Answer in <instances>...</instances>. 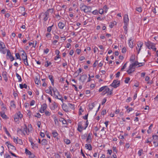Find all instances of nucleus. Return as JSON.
<instances>
[{"mask_svg": "<svg viewBox=\"0 0 158 158\" xmlns=\"http://www.w3.org/2000/svg\"><path fill=\"white\" fill-rule=\"evenodd\" d=\"M57 98L58 99H60V100L62 102H63V99L62 98V97L61 96H60V95L59 94V97H58V96H57V98Z\"/></svg>", "mask_w": 158, "mask_h": 158, "instance_id": "864d4df0", "label": "nucleus"}, {"mask_svg": "<svg viewBox=\"0 0 158 158\" xmlns=\"http://www.w3.org/2000/svg\"><path fill=\"white\" fill-rule=\"evenodd\" d=\"M35 103V101L34 100H33L31 101V102L30 103V105L31 106H32Z\"/></svg>", "mask_w": 158, "mask_h": 158, "instance_id": "680f3d73", "label": "nucleus"}, {"mask_svg": "<svg viewBox=\"0 0 158 158\" xmlns=\"http://www.w3.org/2000/svg\"><path fill=\"white\" fill-rule=\"evenodd\" d=\"M64 142L67 144H69L70 143V141L69 139H64Z\"/></svg>", "mask_w": 158, "mask_h": 158, "instance_id": "f704fd0d", "label": "nucleus"}, {"mask_svg": "<svg viewBox=\"0 0 158 158\" xmlns=\"http://www.w3.org/2000/svg\"><path fill=\"white\" fill-rule=\"evenodd\" d=\"M152 137L154 140H157L158 139V136L157 135H153Z\"/></svg>", "mask_w": 158, "mask_h": 158, "instance_id": "79ce46f5", "label": "nucleus"}, {"mask_svg": "<svg viewBox=\"0 0 158 158\" xmlns=\"http://www.w3.org/2000/svg\"><path fill=\"white\" fill-rule=\"evenodd\" d=\"M55 52H56V53L57 55L55 57V58H54V60H56L59 58H60V56L59 55L60 52L59 51V50H56Z\"/></svg>", "mask_w": 158, "mask_h": 158, "instance_id": "f8f14e48", "label": "nucleus"}, {"mask_svg": "<svg viewBox=\"0 0 158 158\" xmlns=\"http://www.w3.org/2000/svg\"><path fill=\"white\" fill-rule=\"evenodd\" d=\"M59 121L60 122H62L63 124H66L67 123L66 121L63 118L59 119Z\"/></svg>", "mask_w": 158, "mask_h": 158, "instance_id": "473e14b6", "label": "nucleus"}, {"mask_svg": "<svg viewBox=\"0 0 158 158\" xmlns=\"http://www.w3.org/2000/svg\"><path fill=\"white\" fill-rule=\"evenodd\" d=\"M41 143L42 145H45L48 143V141L45 139H43L41 141Z\"/></svg>", "mask_w": 158, "mask_h": 158, "instance_id": "4be33fe9", "label": "nucleus"}, {"mask_svg": "<svg viewBox=\"0 0 158 158\" xmlns=\"http://www.w3.org/2000/svg\"><path fill=\"white\" fill-rule=\"evenodd\" d=\"M82 71V69L81 68H79V70H77V71H76L75 73L76 74L77 73V75H79V74Z\"/></svg>", "mask_w": 158, "mask_h": 158, "instance_id": "58836bf2", "label": "nucleus"}, {"mask_svg": "<svg viewBox=\"0 0 158 158\" xmlns=\"http://www.w3.org/2000/svg\"><path fill=\"white\" fill-rule=\"evenodd\" d=\"M120 72H118L116 74V77H118L120 76Z\"/></svg>", "mask_w": 158, "mask_h": 158, "instance_id": "e2e57ef3", "label": "nucleus"}, {"mask_svg": "<svg viewBox=\"0 0 158 158\" xmlns=\"http://www.w3.org/2000/svg\"><path fill=\"white\" fill-rule=\"evenodd\" d=\"M127 23L125 24L124 26L123 27L124 29L125 30V33L126 34L127 32Z\"/></svg>", "mask_w": 158, "mask_h": 158, "instance_id": "7c9ffc66", "label": "nucleus"}, {"mask_svg": "<svg viewBox=\"0 0 158 158\" xmlns=\"http://www.w3.org/2000/svg\"><path fill=\"white\" fill-rule=\"evenodd\" d=\"M25 8L23 7H20L18 9L19 13L21 14L22 15L24 16L26 13L25 12Z\"/></svg>", "mask_w": 158, "mask_h": 158, "instance_id": "423d86ee", "label": "nucleus"}, {"mask_svg": "<svg viewBox=\"0 0 158 158\" xmlns=\"http://www.w3.org/2000/svg\"><path fill=\"white\" fill-rule=\"evenodd\" d=\"M84 128L82 126V122H80L78 123V127L77 128L78 131L81 132L82 131L83 129H84Z\"/></svg>", "mask_w": 158, "mask_h": 158, "instance_id": "6e6552de", "label": "nucleus"}, {"mask_svg": "<svg viewBox=\"0 0 158 158\" xmlns=\"http://www.w3.org/2000/svg\"><path fill=\"white\" fill-rule=\"evenodd\" d=\"M92 13L94 15H97L98 14V11L97 10H95L92 12Z\"/></svg>", "mask_w": 158, "mask_h": 158, "instance_id": "bf43d9fd", "label": "nucleus"}, {"mask_svg": "<svg viewBox=\"0 0 158 158\" xmlns=\"http://www.w3.org/2000/svg\"><path fill=\"white\" fill-rule=\"evenodd\" d=\"M47 64H45V66L46 67H47L50 64H51V63L50 62H49V63H48V61H47L46 62Z\"/></svg>", "mask_w": 158, "mask_h": 158, "instance_id": "0e129e2a", "label": "nucleus"}, {"mask_svg": "<svg viewBox=\"0 0 158 158\" xmlns=\"http://www.w3.org/2000/svg\"><path fill=\"white\" fill-rule=\"evenodd\" d=\"M143 149H141L138 151V154L139 156H141L142 155V152H143Z\"/></svg>", "mask_w": 158, "mask_h": 158, "instance_id": "8fccbe9b", "label": "nucleus"}, {"mask_svg": "<svg viewBox=\"0 0 158 158\" xmlns=\"http://www.w3.org/2000/svg\"><path fill=\"white\" fill-rule=\"evenodd\" d=\"M59 93L58 91L56 92V93L55 94H54V97L55 98H57V96L58 95H59Z\"/></svg>", "mask_w": 158, "mask_h": 158, "instance_id": "13d9d810", "label": "nucleus"}, {"mask_svg": "<svg viewBox=\"0 0 158 158\" xmlns=\"http://www.w3.org/2000/svg\"><path fill=\"white\" fill-rule=\"evenodd\" d=\"M49 78L51 81L52 84L53 85H54V80L53 79V76L52 75H49L48 76Z\"/></svg>", "mask_w": 158, "mask_h": 158, "instance_id": "5701e85b", "label": "nucleus"}, {"mask_svg": "<svg viewBox=\"0 0 158 158\" xmlns=\"http://www.w3.org/2000/svg\"><path fill=\"white\" fill-rule=\"evenodd\" d=\"M135 71V70H133L132 71V70L130 69H129L128 70H127V72L129 74H130L132 72H133Z\"/></svg>", "mask_w": 158, "mask_h": 158, "instance_id": "a18cd8bd", "label": "nucleus"}, {"mask_svg": "<svg viewBox=\"0 0 158 158\" xmlns=\"http://www.w3.org/2000/svg\"><path fill=\"white\" fill-rule=\"evenodd\" d=\"M133 39L131 37L129 40V45L130 48H132L133 47V43L132 41Z\"/></svg>", "mask_w": 158, "mask_h": 158, "instance_id": "4468645a", "label": "nucleus"}, {"mask_svg": "<svg viewBox=\"0 0 158 158\" xmlns=\"http://www.w3.org/2000/svg\"><path fill=\"white\" fill-rule=\"evenodd\" d=\"M129 21V19L128 18V16L127 15H125L124 16V22L125 24L127 23Z\"/></svg>", "mask_w": 158, "mask_h": 158, "instance_id": "f3484780", "label": "nucleus"}, {"mask_svg": "<svg viewBox=\"0 0 158 158\" xmlns=\"http://www.w3.org/2000/svg\"><path fill=\"white\" fill-rule=\"evenodd\" d=\"M127 62L126 63H125L123 66L122 68L121 69V71H123V70L127 66Z\"/></svg>", "mask_w": 158, "mask_h": 158, "instance_id": "ea45409f", "label": "nucleus"}, {"mask_svg": "<svg viewBox=\"0 0 158 158\" xmlns=\"http://www.w3.org/2000/svg\"><path fill=\"white\" fill-rule=\"evenodd\" d=\"M91 9V7L86 6V7H85L84 9V12L85 13L90 12Z\"/></svg>", "mask_w": 158, "mask_h": 158, "instance_id": "9d476101", "label": "nucleus"}, {"mask_svg": "<svg viewBox=\"0 0 158 158\" xmlns=\"http://www.w3.org/2000/svg\"><path fill=\"white\" fill-rule=\"evenodd\" d=\"M15 56L16 57L17 59H20V60H21V58L20 56L19 55L18 53H16L15 54Z\"/></svg>", "mask_w": 158, "mask_h": 158, "instance_id": "37998d69", "label": "nucleus"}, {"mask_svg": "<svg viewBox=\"0 0 158 158\" xmlns=\"http://www.w3.org/2000/svg\"><path fill=\"white\" fill-rule=\"evenodd\" d=\"M136 10L139 12H141L142 11V8L141 7H137Z\"/></svg>", "mask_w": 158, "mask_h": 158, "instance_id": "de8ad7c7", "label": "nucleus"}, {"mask_svg": "<svg viewBox=\"0 0 158 158\" xmlns=\"http://www.w3.org/2000/svg\"><path fill=\"white\" fill-rule=\"evenodd\" d=\"M126 52V49L125 47H123L122 50V52L123 53H124Z\"/></svg>", "mask_w": 158, "mask_h": 158, "instance_id": "3c124183", "label": "nucleus"}, {"mask_svg": "<svg viewBox=\"0 0 158 158\" xmlns=\"http://www.w3.org/2000/svg\"><path fill=\"white\" fill-rule=\"evenodd\" d=\"M135 59V56L133 55H131V56L130 58V61L133 62Z\"/></svg>", "mask_w": 158, "mask_h": 158, "instance_id": "c9c22d12", "label": "nucleus"}, {"mask_svg": "<svg viewBox=\"0 0 158 158\" xmlns=\"http://www.w3.org/2000/svg\"><path fill=\"white\" fill-rule=\"evenodd\" d=\"M1 116L3 118H6L7 117L6 115L4 113L1 114Z\"/></svg>", "mask_w": 158, "mask_h": 158, "instance_id": "5fc2aeb1", "label": "nucleus"}, {"mask_svg": "<svg viewBox=\"0 0 158 158\" xmlns=\"http://www.w3.org/2000/svg\"><path fill=\"white\" fill-rule=\"evenodd\" d=\"M85 148L89 150H92V147L91 145L90 144H86L85 145Z\"/></svg>", "mask_w": 158, "mask_h": 158, "instance_id": "6ab92c4d", "label": "nucleus"}, {"mask_svg": "<svg viewBox=\"0 0 158 158\" xmlns=\"http://www.w3.org/2000/svg\"><path fill=\"white\" fill-rule=\"evenodd\" d=\"M3 129L4 131L5 132L6 134H7L8 135H10L9 132L7 131V130L6 128L5 127H4L3 128Z\"/></svg>", "mask_w": 158, "mask_h": 158, "instance_id": "49530a36", "label": "nucleus"}, {"mask_svg": "<svg viewBox=\"0 0 158 158\" xmlns=\"http://www.w3.org/2000/svg\"><path fill=\"white\" fill-rule=\"evenodd\" d=\"M52 90L54 93V94H55L56 93V92L58 91L56 88H53Z\"/></svg>", "mask_w": 158, "mask_h": 158, "instance_id": "052dcab7", "label": "nucleus"}, {"mask_svg": "<svg viewBox=\"0 0 158 158\" xmlns=\"http://www.w3.org/2000/svg\"><path fill=\"white\" fill-rule=\"evenodd\" d=\"M29 157L30 158H34V157H35V155L33 154H32V153H31V154H29Z\"/></svg>", "mask_w": 158, "mask_h": 158, "instance_id": "774afa93", "label": "nucleus"}, {"mask_svg": "<svg viewBox=\"0 0 158 158\" xmlns=\"http://www.w3.org/2000/svg\"><path fill=\"white\" fill-rule=\"evenodd\" d=\"M143 42H138V44H137V46L138 47H139V50L138 51V53L139 54V52L141 49V48L142 47L143 45Z\"/></svg>", "mask_w": 158, "mask_h": 158, "instance_id": "ddd939ff", "label": "nucleus"}, {"mask_svg": "<svg viewBox=\"0 0 158 158\" xmlns=\"http://www.w3.org/2000/svg\"><path fill=\"white\" fill-rule=\"evenodd\" d=\"M45 113L46 115L47 116H50L51 115L50 113L48 111H46L45 112Z\"/></svg>", "mask_w": 158, "mask_h": 158, "instance_id": "603ef678", "label": "nucleus"}, {"mask_svg": "<svg viewBox=\"0 0 158 158\" xmlns=\"http://www.w3.org/2000/svg\"><path fill=\"white\" fill-rule=\"evenodd\" d=\"M87 77V76L86 74L83 75L80 78L79 80L81 81L82 82H83L86 79Z\"/></svg>", "mask_w": 158, "mask_h": 158, "instance_id": "9b49d317", "label": "nucleus"}, {"mask_svg": "<svg viewBox=\"0 0 158 158\" xmlns=\"http://www.w3.org/2000/svg\"><path fill=\"white\" fill-rule=\"evenodd\" d=\"M18 137H17V138H15V137H14L13 138V139L14 140V142H15L16 143H18V140L17 139Z\"/></svg>", "mask_w": 158, "mask_h": 158, "instance_id": "6e6d98bb", "label": "nucleus"}, {"mask_svg": "<svg viewBox=\"0 0 158 158\" xmlns=\"http://www.w3.org/2000/svg\"><path fill=\"white\" fill-rule=\"evenodd\" d=\"M0 51L3 54H5L6 51L4 43L1 41H0Z\"/></svg>", "mask_w": 158, "mask_h": 158, "instance_id": "20e7f679", "label": "nucleus"}, {"mask_svg": "<svg viewBox=\"0 0 158 158\" xmlns=\"http://www.w3.org/2000/svg\"><path fill=\"white\" fill-rule=\"evenodd\" d=\"M120 85V81L117 80H114L110 86L113 87L114 88H116Z\"/></svg>", "mask_w": 158, "mask_h": 158, "instance_id": "39448f33", "label": "nucleus"}, {"mask_svg": "<svg viewBox=\"0 0 158 158\" xmlns=\"http://www.w3.org/2000/svg\"><path fill=\"white\" fill-rule=\"evenodd\" d=\"M50 10L51 11V13H52L53 11V9H49L44 13L43 12L41 13L40 15H39L40 18L41 15L43 16L44 17L43 20L44 22L46 21L49 17V11Z\"/></svg>", "mask_w": 158, "mask_h": 158, "instance_id": "f03ea898", "label": "nucleus"}, {"mask_svg": "<svg viewBox=\"0 0 158 158\" xmlns=\"http://www.w3.org/2000/svg\"><path fill=\"white\" fill-rule=\"evenodd\" d=\"M130 78L129 77H126L125 79L124 82L126 83H128L129 81L130 80Z\"/></svg>", "mask_w": 158, "mask_h": 158, "instance_id": "4c0bfd02", "label": "nucleus"}, {"mask_svg": "<svg viewBox=\"0 0 158 158\" xmlns=\"http://www.w3.org/2000/svg\"><path fill=\"white\" fill-rule=\"evenodd\" d=\"M27 85L25 84H24L23 85L22 84H19V87L21 89H22L24 88H25V89H27Z\"/></svg>", "mask_w": 158, "mask_h": 158, "instance_id": "a878e982", "label": "nucleus"}, {"mask_svg": "<svg viewBox=\"0 0 158 158\" xmlns=\"http://www.w3.org/2000/svg\"><path fill=\"white\" fill-rule=\"evenodd\" d=\"M103 90L102 93V95H104L106 94L107 93V95H110L112 94L113 89L110 90V89L107 86H104L99 89V92H101Z\"/></svg>", "mask_w": 158, "mask_h": 158, "instance_id": "f257e3e1", "label": "nucleus"}, {"mask_svg": "<svg viewBox=\"0 0 158 158\" xmlns=\"http://www.w3.org/2000/svg\"><path fill=\"white\" fill-rule=\"evenodd\" d=\"M145 44L148 48H149V47L150 46L153 45V44L149 41H148L147 42H145Z\"/></svg>", "mask_w": 158, "mask_h": 158, "instance_id": "2eb2a0df", "label": "nucleus"}, {"mask_svg": "<svg viewBox=\"0 0 158 158\" xmlns=\"http://www.w3.org/2000/svg\"><path fill=\"white\" fill-rule=\"evenodd\" d=\"M87 134H85L84 135L81 136V139H84L86 138L87 137Z\"/></svg>", "mask_w": 158, "mask_h": 158, "instance_id": "4d7b16f0", "label": "nucleus"}, {"mask_svg": "<svg viewBox=\"0 0 158 158\" xmlns=\"http://www.w3.org/2000/svg\"><path fill=\"white\" fill-rule=\"evenodd\" d=\"M23 53L22 54V59H24V58H26V57H27V56L26 55V54L25 53V52L23 50L22 51Z\"/></svg>", "mask_w": 158, "mask_h": 158, "instance_id": "c756f323", "label": "nucleus"}, {"mask_svg": "<svg viewBox=\"0 0 158 158\" xmlns=\"http://www.w3.org/2000/svg\"><path fill=\"white\" fill-rule=\"evenodd\" d=\"M2 76L4 79V80L6 81L7 80V73L6 71H4L2 73Z\"/></svg>", "mask_w": 158, "mask_h": 158, "instance_id": "dca6fc26", "label": "nucleus"}, {"mask_svg": "<svg viewBox=\"0 0 158 158\" xmlns=\"http://www.w3.org/2000/svg\"><path fill=\"white\" fill-rule=\"evenodd\" d=\"M103 13V9H100L99 10V13L100 14H102Z\"/></svg>", "mask_w": 158, "mask_h": 158, "instance_id": "69168bd1", "label": "nucleus"}, {"mask_svg": "<svg viewBox=\"0 0 158 158\" xmlns=\"http://www.w3.org/2000/svg\"><path fill=\"white\" fill-rule=\"evenodd\" d=\"M153 143L154 144L155 147H157L158 146V142L154 140L153 141Z\"/></svg>", "mask_w": 158, "mask_h": 158, "instance_id": "09e8293b", "label": "nucleus"}, {"mask_svg": "<svg viewBox=\"0 0 158 158\" xmlns=\"http://www.w3.org/2000/svg\"><path fill=\"white\" fill-rule=\"evenodd\" d=\"M80 8L81 10L84 11V9L85 7H86V5H84V4H82L81 5Z\"/></svg>", "mask_w": 158, "mask_h": 158, "instance_id": "2f4dec72", "label": "nucleus"}, {"mask_svg": "<svg viewBox=\"0 0 158 158\" xmlns=\"http://www.w3.org/2000/svg\"><path fill=\"white\" fill-rule=\"evenodd\" d=\"M47 108V105L46 103H44L41 106V107L39 110L40 112L43 113L44 111V110Z\"/></svg>", "mask_w": 158, "mask_h": 158, "instance_id": "0eeeda50", "label": "nucleus"}, {"mask_svg": "<svg viewBox=\"0 0 158 158\" xmlns=\"http://www.w3.org/2000/svg\"><path fill=\"white\" fill-rule=\"evenodd\" d=\"M53 136L54 137H56L58 135V133L56 131H54L52 133Z\"/></svg>", "mask_w": 158, "mask_h": 158, "instance_id": "c03bdc74", "label": "nucleus"}, {"mask_svg": "<svg viewBox=\"0 0 158 158\" xmlns=\"http://www.w3.org/2000/svg\"><path fill=\"white\" fill-rule=\"evenodd\" d=\"M22 60H23L24 63L25 65L27 66L29 65L28 62L27 57H26V58H25Z\"/></svg>", "mask_w": 158, "mask_h": 158, "instance_id": "b1692460", "label": "nucleus"}, {"mask_svg": "<svg viewBox=\"0 0 158 158\" xmlns=\"http://www.w3.org/2000/svg\"><path fill=\"white\" fill-rule=\"evenodd\" d=\"M16 76L19 80V81L21 82L22 81V79L21 77L17 73L16 74Z\"/></svg>", "mask_w": 158, "mask_h": 158, "instance_id": "72a5a7b5", "label": "nucleus"}, {"mask_svg": "<svg viewBox=\"0 0 158 158\" xmlns=\"http://www.w3.org/2000/svg\"><path fill=\"white\" fill-rule=\"evenodd\" d=\"M62 108L65 111H69V110L68 104L67 105L63 103V104Z\"/></svg>", "mask_w": 158, "mask_h": 158, "instance_id": "1a4fd4ad", "label": "nucleus"}, {"mask_svg": "<svg viewBox=\"0 0 158 158\" xmlns=\"http://www.w3.org/2000/svg\"><path fill=\"white\" fill-rule=\"evenodd\" d=\"M25 127L23 128V131L22 133L24 135H25V133H27V127L26 124H24Z\"/></svg>", "mask_w": 158, "mask_h": 158, "instance_id": "aec40b11", "label": "nucleus"}, {"mask_svg": "<svg viewBox=\"0 0 158 158\" xmlns=\"http://www.w3.org/2000/svg\"><path fill=\"white\" fill-rule=\"evenodd\" d=\"M76 52L78 54H79L81 52V50L80 49H77L76 50Z\"/></svg>", "mask_w": 158, "mask_h": 158, "instance_id": "338daca9", "label": "nucleus"}, {"mask_svg": "<svg viewBox=\"0 0 158 158\" xmlns=\"http://www.w3.org/2000/svg\"><path fill=\"white\" fill-rule=\"evenodd\" d=\"M89 109L90 110H91L93 109V108L94 107V103H92L91 104H89Z\"/></svg>", "mask_w": 158, "mask_h": 158, "instance_id": "c85d7f7f", "label": "nucleus"}, {"mask_svg": "<svg viewBox=\"0 0 158 158\" xmlns=\"http://www.w3.org/2000/svg\"><path fill=\"white\" fill-rule=\"evenodd\" d=\"M54 121L55 124L56 125H59V122L58 119L56 118V116H55L54 118Z\"/></svg>", "mask_w": 158, "mask_h": 158, "instance_id": "bb28decb", "label": "nucleus"}, {"mask_svg": "<svg viewBox=\"0 0 158 158\" xmlns=\"http://www.w3.org/2000/svg\"><path fill=\"white\" fill-rule=\"evenodd\" d=\"M58 25L59 28L61 29H63L64 27V24L62 22H59L58 23Z\"/></svg>", "mask_w": 158, "mask_h": 158, "instance_id": "412c9836", "label": "nucleus"}, {"mask_svg": "<svg viewBox=\"0 0 158 158\" xmlns=\"http://www.w3.org/2000/svg\"><path fill=\"white\" fill-rule=\"evenodd\" d=\"M53 26V24L52 26H49V27H48V28H47V31L48 32H50V31H51V30H52V26Z\"/></svg>", "mask_w": 158, "mask_h": 158, "instance_id": "e433bc0d", "label": "nucleus"}, {"mask_svg": "<svg viewBox=\"0 0 158 158\" xmlns=\"http://www.w3.org/2000/svg\"><path fill=\"white\" fill-rule=\"evenodd\" d=\"M25 153L27 154H28V155H29V154H31V153L30 151H29L27 148L25 149Z\"/></svg>", "mask_w": 158, "mask_h": 158, "instance_id": "a19ab883", "label": "nucleus"}, {"mask_svg": "<svg viewBox=\"0 0 158 158\" xmlns=\"http://www.w3.org/2000/svg\"><path fill=\"white\" fill-rule=\"evenodd\" d=\"M35 82L36 84L38 85H41V81L39 80L38 77H35Z\"/></svg>", "mask_w": 158, "mask_h": 158, "instance_id": "a211bd4d", "label": "nucleus"}, {"mask_svg": "<svg viewBox=\"0 0 158 158\" xmlns=\"http://www.w3.org/2000/svg\"><path fill=\"white\" fill-rule=\"evenodd\" d=\"M68 105L69 106V107L71 109H72V110H74V108H75L74 105L73 104H72L69 103L68 104Z\"/></svg>", "mask_w": 158, "mask_h": 158, "instance_id": "393cba45", "label": "nucleus"}, {"mask_svg": "<svg viewBox=\"0 0 158 158\" xmlns=\"http://www.w3.org/2000/svg\"><path fill=\"white\" fill-rule=\"evenodd\" d=\"M23 115L19 111L15 114L13 116L15 122L17 123H19V119H21Z\"/></svg>", "mask_w": 158, "mask_h": 158, "instance_id": "7ed1b4c3", "label": "nucleus"}, {"mask_svg": "<svg viewBox=\"0 0 158 158\" xmlns=\"http://www.w3.org/2000/svg\"><path fill=\"white\" fill-rule=\"evenodd\" d=\"M135 64V63H133L130 64L129 67V69L132 70V69H135V68H134L133 67L136 66V64Z\"/></svg>", "mask_w": 158, "mask_h": 158, "instance_id": "cd10ccee", "label": "nucleus"}]
</instances>
